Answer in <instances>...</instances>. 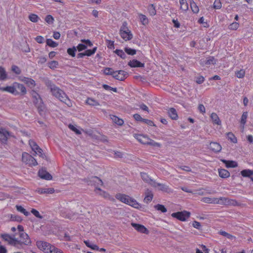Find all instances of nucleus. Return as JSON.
<instances>
[{
    "instance_id": "nucleus-22",
    "label": "nucleus",
    "mask_w": 253,
    "mask_h": 253,
    "mask_svg": "<svg viewBox=\"0 0 253 253\" xmlns=\"http://www.w3.org/2000/svg\"><path fill=\"white\" fill-rule=\"evenodd\" d=\"M169 116L173 120L178 119V115L176 110L174 108H170L168 110L167 112Z\"/></svg>"
},
{
    "instance_id": "nucleus-48",
    "label": "nucleus",
    "mask_w": 253,
    "mask_h": 253,
    "mask_svg": "<svg viewBox=\"0 0 253 253\" xmlns=\"http://www.w3.org/2000/svg\"><path fill=\"white\" fill-rule=\"evenodd\" d=\"M115 52L122 59H125L126 57V53L122 50L116 49Z\"/></svg>"
},
{
    "instance_id": "nucleus-25",
    "label": "nucleus",
    "mask_w": 253,
    "mask_h": 253,
    "mask_svg": "<svg viewBox=\"0 0 253 253\" xmlns=\"http://www.w3.org/2000/svg\"><path fill=\"white\" fill-rule=\"evenodd\" d=\"M221 161L225 164L226 167L229 168H236L238 167V164L234 161H227L224 159H221Z\"/></svg>"
},
{
    "instance_id": "nucleus-19",
    "label": "nucleus",
    "mask_w": 253,
    "mask_h": 253,
    "mask_svg": "<svg viewBox=\"0 0 253 253\" xmlns=\"http://www.w3.org/2000/svg\"><path fill=\"white\" fill-rule=\"evenodd\" d=\"M130 197L125 194H118L116 195V198L122 202L128 204L129 200H130Z\"/></svg>"
},
{
    "instance_id": "nucleus-26",
    "label": "nucleus",
    "mask_w": 253,
    "mask_h": 253,
    "mask_svg": "<svg viewBox=\"0 0 253 253\" xmlns=\"http://www.w3.org/2000/svg\"><path fill=\"white\" fill-rule=\"evenodd\" d=\"M121 37L126 41H129L132 38V35L129 30L120 32Z\"/></svg>"
},
{
    "instance_id": "nucleus-40",
    "label": "nucleus",
    "mask_w": 253,
    "mask_h": 253,
    "mask_svg": "<svg viewBox=\"0 0 253 253\" xmlns=\"http://www.w3.org/2000/svg\"><path fill=\"white\" fill-rule=\"evenodd\" d=\"M58 66V62L56 61L53 60L48 63V66L51 69H55L57 68Z\"/></svg>"
},
{
    "instance_id": "nucleus-3",
    "label": "nucleus",
    "mask_w": 253,
    "mask_h": 253,
    "mask_svg": "<svg viewBox=\"0 0 253 253\" xmlns=\"http://www.w3.org/2000/svg\"><path fill=\"white\" fill-rule=\"evenodd\" d=\"M83 181L88 185H94L95 188L100 185L102 186L103 184L102 180L97 176L87 177L84 179Z\"/></svg>"
},
{
    "instance_id": "nucleus-52",
    "label": "nucleus",
    "mask_w": 253,
    "mask_h": 253,
    "mask_svg": "<svg viewBox=\"0 0 253 253\" xmlns=\"http://www.w3.org/2000/svg\"><path fill=\"white\" fill-rule=\"evenodd\" d=\"M76 48L74 46L72 48H69L67 49V53L72 57L75 56V52L76 51Z\"/></svg>"
},
{
    "instance_id": "nucleus-17",
    "label": "nucleus",
    "mask_w": 253,
    "mask_h": 253,
    "mask_svg": "<svg viewBox=\"0 0 253 253\" xmlns=\"http://www.w3.org/2000/svg\"><path fill=\"white\" fill-rule=\"evenodd\" d=\"M0 90L2 91L8 92L15 95L19 94V92L15 89L14 84L12 86H7L5 87L0 86Z\"/></svg>"
},
{
    "instance_id": "nucleus-29",
    "label": "nucleus",
    "mask_w": 253,
    "mask_h": 253,
    "mask_svg": "<svg viewBox=\"0 0 253 253\" xmlns=\"http://www.w3.org/2000/svg\"><path fill=\"white\" fill-rule=\"evenodd\" d=\"M8 78L7 74L4 68L0 66V81H5Z\"/></svg>"
},
{
    "instance_id": "nucleus-23",
    "label": "nucleus",
    "mask_w": 253,
    "mask_h": 253,
    "mask_svg": "<svg viewBox=\"0 0 253 253\" xmlns=\"http://www.w3.org/2000/svg\"><path fill=\"white\" fill-rule=\"evenodd\" d=\"M8 242L9 244L19 249H21L19 243H24V242H22V241H18V239L15 237H11V238H10Z\"/></svg>"
},
{
    "instance_id": "nucleus-21",
    "label": "nucleus",
    "mask_w": 253,
    "mask_h": 253,
    "mask_svg": "<svg viewBox=\"0 0 253 253\" xmlns=\"http://www.w3.org/2000/svg\"><path fill=\"white\" fill-rule=\"evenodd\" d=\"M210 148L215 153L219 152L221 150V146L217 142H211L210 144Z\"/></svg>"
},
{
    "instance_id": "nucleus-46",
    "label": "nucleus",
    "mask_w": 253,
    "mask_h": 253,
    "mask_svg": "<svg viewBox=\"0 0 253 253\" xmlns=\"http://www.w3.org/2000/svg\"><path fill=\"white\" fill-rule=\"evenodd\" d=\"M46 44L49 46L52 47H55L57 46L58 43L53 41H52L50 39H48L46 40Z\"/></svg>"
},
{
    "instance_id": "nucleus-5",
    "label": "nucleus",
    "mask_w": 253,
    "mask_h": 253,
    "mask_svg": "<svg viewBox=\"0 0 253 253\" xmlns=\"http://www.w3.org/2000/svg\"><path fill=\"white\" fill-rule=\"evenodd\" d=\"M29 143L32 150L34 151L36 154L38 155L40 157L43 159H46V156L44 153H42V150L40 148L36 142H35L34 140H30Z\"/></svg>"
},
{
    "instance_id": "nucleus-4",
    "label": "nucleus",
    "mask_w": 253,
    "mask_h": 253,
    "mask_svg": "<svg viewBox=\"0 0 253 253\" xmlns=\"http://www.w3.org/2000/svg\"><path fill=\"white\" fill-rule=\"evenodd\" d=\"M22 161L23 162L28 164L30 166H36L38 165L36 160L31 155L26 152L22 154Z\"/></svg>"
},
{
    "instance_id": "nucleus-28",
    "label": "nucleus",
    "mask_w": 253,
    "mask_h": 253,
    "mask_svg": "<svg viewBox=\"0 0 253 253\" xmlns=\"http://www.w3.org/2000/svg\"><path fill=\"white\" fill-rule=\"evenodd\" d=\"M219 176L222 178H225L230 176V172L225 169H218Z\"/></svg>"
},
{
    "instance_id": "nucleus-50",
    "label": "nucleus",
    "mask_w": 253,
    "mask_h": 253,
    "mask_svg": "<svg viewBox=\"0 0 253 253\" xmlns=\"http://www.w3.org/2000/svg\"><path fill=\"white\" fill-rule=\"evenodd\" d=\"M97 47H94L92 49H87L84 51L85 56H91L96 51Z\"/></svg>"
},
{
    "instance_id": "nucleus-62",
    "label": "nucleus",
    "mask_w": 253,
    "mask_h": 253,
    "mask_svg": "<svg viewBox=\"0 0 253 253\" xmlns=\"http://www.w3.org/2000/svg\"><path fill=\"white\" fill-rule=\"evenodd\" d=\"M114 71L111 68H106L104 70V73L107 75H112L113 76Z\"/></svg>"
},
{
    "instance_id": "nucleus-6",
    "label": "nucleus",
    "mask_w": 253,
    "mask_h": 253,
    "mask_svg": "<svg viewBox=\"0 0 253 253\" xmlns=\"http://www.w3.org/2000/svg\"><path fill=\"white\" fill-rule=\"evenodd\" d=\"M190 213L187 211H178L171 214L173 217L176 218L180 221H185L190 217Z\"/></svg>"
},
{
    "instance_id": "nucleus-9",
    "label": "nucleus",
    "mask_w": 253,
    "mask_h": 253,
    "mask_svg": "<svg viewBox=\"0 0 253 253\" xmlns=\"http://www.w3.org/2000/svg\"><path fill=\"white\" fill-rule=\"evenodd\" d=\"M128 76V73L123 70L114 71L113 77L116 80L124 81Z\"/></svg>"
},
{
    "instance_id": "nucleus-32",
    "label": "nucleus",
    "mask_w": 253,
    "mask_h": 253,
    "mask_svg": "<svg viewBox=\"0 0 253 253\" xmlns=\"http://www.w3.org/2000/svg\"><path fill=\"white\" fill-rule=\"evenodd\" d=\"M35 105L37 107L40 114L41 116H43L44 114V112H45V107L43 104L42 101L41 103L39 104L38 105Z\"/></svg>"
},
{
    "instance_id": "nucleus-16",
    "label": "nucleus",
    "mask_w": 253,
    "mask_h": 253,
    "mask_svg": "<svg viewBox=\"0 0 253 253\" xmlns=\"http://www.w3.org/2000/svg\"><path fill=\"white\" fill-rule=\"evenodd\" d=\"M134 137L140 143L147 145L149 138L147 136L142 134H134Z\"/></svg>"
},
{
    "instance_id": "nucleus-51",
    "label": "nucleus",
    "mask_w": 253,
    "mask_h": 253,
    "mask_svg": "<svg viewBox=\"0 0 253 253\" xmlns=\"http://www.w3.org/2000/svg\"><path fill=\"white\" fill-rule=\"evenodd\" d=\"M219 233L220 235L226 237L228 239H232L233 238H235V237L233 235L227 233L225 231H219Z\"/></svg>"
},
{
    "instance_id": "nucleus-57",
    "label": "nucleus",
    "mask_w": 253,
    "mask_h": 253,
    "mask_svg": "<svg viewBox=\"0 0 253 253\" xmlns=\"http://www.w3.org/2000/svg\"><path fill=\"white\" fill-rule=\"evenodd\" d=\"M45 21L49 24H52L54 21V18L52 15H47L45 18Z\"/></svg>"
},
{
    "instance_id": "nucleus-44",
    "label": "nucleus",
    "mask_w": 253,
    "mask_h": 253,
    "mask_svg": "<svg viewBox=\"0 0 253 253\" xmlns=\"http://www.w3.org/2000/svg\"><path fill=\"white\" fill-rule=\"evenodd\" d=\"M84 243H85V245L87 247L91 248V249H92L93 250H99V248L97 245H94V244H91L90 243L89 241H84Z\"/></svg>"
},
{
    "instance_id": "nucleus-64",
    "label": "nucleus",
    "mask_w": 253,
    "mask_h": 253,
    "mask_svg": "<svg viewBox=\"0 0 253 253\" xmlns=\"http://www.w3.org/2000/svg\"><path fill=\"white\" fill-rule=\"evenodd\" d=\"M69 127L72 130H73V131L76 132V134H79L81 133V131L79 130H78L77 128H76V127L74 126H73L72 125L70 124L69 125Z\"/></svg>"
},
{
    "instance_id": "nucleus-43",
    "label": "nucleus",
    "mask_w": 253,
    "mask_h": 253,
    "mask_svg": "<svg viewBox=\"0 0 253 253\" xmlns=\"http://www.w3.org/2000/svg\"><path fill=\"white\" fill-rule=\"evenodd\" d=\"M29 20L32 22H37L40 19L39 17L35 14H31L29 16Z\"/></svg>"
},
{
    "instance_id": "nucleus-1",
    "label": "nucleus",
    "mask_w": 253,
    "mask_h": 253,
    "mask_svg": "<svg viewBox=\"0 0 253 253\" xmlns=\"http://www.w3.org/2000/svg\"><path fill=\"white\" fill-rule=\"evenodd\" d=\"M50 91L53 95L55 96L56 98H58L61 101L67 104L66 101H68L69 99L63 90L55 86L54 88H51V90Z\"/></svg>"
},
{
    "instance_id": "nucleus-38",
    "label": "nucleus",
    "mask_w": 253,
    "mask_h": 253,
    "mask_svg": "<svg viewBox=\"0 0 253 253\" xmlns=\"http://www.w3.org/2000/svg\"><path fill=\"white\" fill-rule=\"evenodd\" d=\"M247 117H248V112H244L242 115L241 120V124L242 125L243 129H244V126H245V124L246 123Z\"/></svg>"
},
{
    "instance_id": "nucleus-58",
    "label": "nucleus",
    "mask_w": 253,
    "mask_h": 253,
    "mask_svg": "<svg viewBox=\"0 0 253 253\" xmlns=\"http://www.w3.org/2000/svg\"><path fill=\"white\" fill-rule=\"evenodd\" d=\"M222 6L220 0H215L213 3V7L215 9H219L221 8Z\"/></svg>"
},
{
    "instance_id": "nucleus-15",
    "label": "nucleus",
    "mask_w": 253,
    "mask_h": 253,
    "mask_svg": "<svg viewBox=\"0 0 253 253\" xmlns=\"http://www.w3.org/2000/svg\"><path fill=\"white\" fill-rule=\"evenodd\" d=\"M39 176L43 179L51 180L52 178V175L46 170L42 169H40L38 172Z\"/></svg>"
},
{
    "instance_id": "nucleus-39",
    "label": "nucleus",
    "mask_w": 253,
    "mask_h": 253,
    "mask_svg": "<svg viewBox=\"0 0 253 253\" xmlns=\"http://www.w3.org/2000/svg\"><path fill=\"white\" fill-rule=\"evenodd\" d=\"M228 139L230 140L232 142L236 143L237 142V139L235 136L234 134L232 132H228L227 133Z\"/></svg>"
},
{
    "instance_id": "nucleus-24",
    "label": "nucleus",
    "mask_w": 253,
    "mask_h": 253,
    "mask_svg": "<svg viewBox=\"0 0 253 253\" xmlns=\"http://www.w3.org/2000/svg\"><path fill=\"white\" fill-rule=\"evenodd\" d=\"M32 95L34 98V103L35 105H38L42 103V101L40 95L35 91L33 90L32 91Z\"/></svg>"
},
{
    "instance_id": "nucleus-14",
    "label": "nucleus",
    "mask_w": 253,
    "mask_h": 253,
    "mask_svg": "<svg viewBox=\"0 0 253 253\" xmlns=\"http://www.w3.org/2000/svg\"><path fill=\"white\" fill-rule=\"evenodd\" d=\"M140 175L141 178L145 182L148 183L152 186H155V185L156 184V181L151 179L147 173L145 172H141Z\"/></svg>"
},
{
    "instance_id": "nucleus-47",
    "label": "nucleus",
    "mask_w": 253,
    "mask_h": 253,
    "mask_svg": "<svg viewBox=\"0 0 253 253\" xmlns=\"http://www.w3.org/2000/svg\"><path fill=\"white\" fill-rule=\"evenodd\" d=\"M155 208L158 211H160L162 212H166L167 211V209L165 207L164 205L158 204L154 206Z\"/></svg>"
},
{
    "instance_id": "nucleus-55",
    "label": "nucleus",
    "mask_w": 253,
    "mask_h": 253,
    "mask_svg": "<svg viewBox=\"0 0 253 253\" xmlns=\"http://www.w3.org/2000/svg\"><path fill=\"white\" fill-rule=\"evenodd\" d=\"M45 84L46 86L50 89V91L51 90L52 88H54L56 86L55 84H52L51 81L49 80H45Z\"/></svg>"
},
{
    "instance_id": "nucleus-37",
    "label": "nucleus",
    "mask_w": 253,
    "mask_h": 253,
    "mask_svg": "<svg viewBox=\"0 0 253 253\" xmlns=\"http://www.w3.org/2000/svg\"><path fill=\"white\" fill-rule=\"evenodd\" d=\"M180 4V9L184 11H186L188 9V3L186 0H179Z\"/></svg>"
},
{
    "instance_id": "nucleus-27",
    "label": "nucleus",
    "mask_w": 253,
    "mask_h": 253,
    "mask_svg": "<svg viewBox=\"0 0 253 253\" xmlns=\"http://www.w3.org/2000/svg\"><path fill=\"white\" fill-rule=\"evenodd\" d=\"M128 65L131 67H143L144 66L143 63H141L136 59L130 61Z\"/></svg>"
},
{
    "instance_id": "nucleus-20",
    "label": "nucleus",
    "mask_w": 253,
    "mask_h": 253,
    "mask_svg": "<svg viewBox=\"0 0 253 253\" xmlns=\"http://www.w3.org/2000/svg\"><path fill=\"white\" fill-rule=\"evenodd\" d=\"M14 85L15 90H17V89H18L20 91V92H19V94H20L22 95L26 94L27 90L23 84L17 83H14Z\"/></svg>"
},
{
    "instance_id": "nucleus-10",
    "label": "nucleus",
    "mask_w": 253,
    "mask_h": 253,
    "mask_svg": "<svg viewBox=\"0 0 253 253\" xmlns=\"http://www.w3.org/2000/svg\"><path fill=\"white\" fill-rule=\"evenodd\" d=\"M217 60L213 56H210L206 59H202L200 60V64L202 66H209L211 65H215L216 63Z\"/></svg>"
},
{
    "instance_id": "nucleus-63",
    "label": "nucleus",
    "mask_w": 253,
    "mask_h": 253,
    "mask_svg": "<svg viewBox=\"0 0 253 253\" xmlns=\"http://www.w3.org/2000/svg\"><path fill=\"white\" fill-rule=\"evenodd\" d=\"M31 212H32V213H33V214H34L36 217H38V218H40V219L42 218V215H41V214H40L39 212L37 210H35V209H32V210H31Z\"/></svg>"
},
{
    "instance_id": "nucleus-49",
    "label": "nucleus",
    "mask_w": 253,
    "mask_h": 253,
    "mask_svg": "<svg viewBox=\"0 0 253 253\" xmlns=\"http://www.w3.org/2000/svg\"><path fill=\"white\" fill-rule=\"evenodd\" d=\"M125 51L127 54L131 55H133L136 53V50L135 49H131L129 47H125Z\"/></svg>"
},
{
    "instance_id": "nucleus-13",
    "label": "nucleus",
    "mask_w": 253,
    "mask_h": 253,
    "mask_svg": "<svg viewBox=\"0 0 253 253\" xmlns=\"http://www.w3.org/2000/svg\"><path fill=\"white\" fill-rule=\"evenodd\" d=\"M131 225L136 230L141 233L148 234L149 232V230L143 225L135 223H131Z\"/></svg>"
},
{
    "instance_id": "nucleus-35",
    "label": "nucleus",
    "mask_w": 253,
    "mask_h": 253,
    "mask_svg": "<svg viewBox=\"0 0 253 253\" xmlns=\"http://www.w3.org/2000/svg\"><path fill=\"white\" fill-rule=\"evenodd\" d=\"M86 103L87 104L92 106H100V104L96 100L90 98H87L86 101Z\"/></svg>"
},
{
    "instance_id": "nucleus-41",
    "label": "nucleus",
    "mask_w": 253,
    "mask_h": 253,
    "mask_svg": "<svg viewBox=\"0 0 253 253\" xmlns=\"http://www.w3.org/2000/svg\"><path fill=\"white\" fill-rule=\"evenodd\" d=\"M190 7L194 13H197L199 12V7L193 1L190 2Z\"/></svg>"
},
{
    "instance_id": "nucleus-42",
    "label": "nucleus",
    "mask_w": 253,
    "mask_h": 253,
    "mask_svg": "<svg viewBox=\"0 0 253 253\" xmlns=\"http://www.w3.org/2000/svg\"><path fill=\"white\" fill-rule=\"evenodd\" d=\"M16 210L22 213H23L25 215L28 216L29 214V212L23 208L21 206H16Z\"/></svg>"
},
{
    "instance_id": "nucleus-61",
    "label": "nucleus",
    "mask_w": 253,
    "mask_h": 253,
    "mask_svg": "<svg viewBox=\"0 0 253 253\" xmlns=\"http://www.w3.org/2000/svg\"><path fill=\"white\" fill-rule=\"evenodd\" d=\"M10 219L12 221H16L18 222H21L22 221V218L20 216L14 214L11 215Z\"/></svg>"
},
{
    "instance_id": "nucleus-12",
    "label": "nucleus",
    "mask_w": 253,
    "mask_h": 253,
    "mask_svg": "<svg viewBox=\"0 0 253 253\" xmlns=\"http://www.w3.org/2000/svg\"><path fill=\"white\" fill-rule=\"evenodd\" d=\"M18 79L20 81H21L22 82H24L31 88H33L35 87L36 85L35 81L32 79L31 78L20 76Z\"/></svg>"
},
{
    "instance_id": "nucleus-59",
    "label": "nucleus",
    "mask_w": 253,
    "mask_h": 253,
    "mask_svg": "<svg viewBox=\"0 0 253 253\" xmlns=\"http://www.w3.org/2000/svg\"><path fill=\"white\" fill-rule=\"evenodd\" d=\"M140 19L142 24L146 25L148 23V20L145 15L141 14L140 15Z\"/></svg>"
},
{
    "instance_id": "nucleus-8",
    "label": "nucleus",
    "mask_w": 253,
    "mask_h": 253,
    "mask_svg": "<svg viewBox=\"0 0 253 253\" xmlns=\"http://www.w3.org/2000/svg\"><path fill=\"white\" fill-rule=\"evenodd\" d=\"M13 137L11 134L4 128H0V142L2 143H6L8 138Z\"/></svg>"
},
{
    "instance_id": "nucleus-54",
    "label": "nucleus",
    "mask_w": 253,
    "mask_h": 253,
    "mask_svg": "<svg viewBox=\"0 0 253 253\" xmlns=\"http://www.w3.org/2000/svg\"><path fill=\"white\" fill-rule=\"evenodd\" d=\"M245 72L243 70H240L235 72L236 77L238 78H243L245 76Z\"/></svg>"
},
{
    "instance_id": "nucleus-18",
    "label": "nucleus",
    "mask_w": 253,
    "mask_h": 253,
    "mask_svg": "<svg viewBox=\"0 0 253 253\" xmlns=\"http://www.w3.org/2000/svg\"><path fill=\"white\" fill-rule=\"evenodd\" d=\"M94 192H95L96 194L104 197L105 199H110L111 198V196L109 195L108 193L101 190L99 187H96L94 190Z\"/></svg>"
},
{
    "instance_id": "nucleus-53",
    "label": "nucleus",
    "mask_w": 253,
    "mask_h": 253,
    "mask_svg": "<svg viewBox=\"0 0 253 253\" xmlns=\"http://www.w3.org/2000/svg\"><path fill=\"white\" fill-rule=\"evenodd\" d=\"M147 145H151V146H152L154 147H160L161 146V144H160L158 142H155L153 140H152L150 138H149V139L148 143L147 144Z\"/></svg>"
},
{
    "instance_id": "nucleus-7",
    "label": "nucleus",
    "mask_w": 253,
    "mask_h": 253,
    "mask_svg": "<svg viewBox=\"0 0 253 253\" xmlns=\"http://www.w3.org/2000/svg\"><path fill=\"white\" fill-rule=\"evenodd\" d=\"M219 204L226 206H238V202L235 200L230 199L226 197H220L218 198Z\"/></svg>"
},
{
    "instance_id": "nucleus-60",
    "label": "nucleus",
    "mask_w": 253,
    "mask_h": 253,
    "mask_svg": "<svg viewBox=\"0 0 253 253\" xmlns=\"http://www.w3.org/2000/svg\"><path fill=\"white\" fill-rule=\"evenodd\" d=\"M239 24L237 22H233L229 26V28L231 30H236L239 27Z\"/></svg>"
},
{
    "instance_id": "nucleus-45",
    "label": "nucleus",
    "mask_w": 253,
    "mask_h": 253,
    "mask_svg": "<svg viewBox=\"0 0 253 253\" xmlns=\"http://www.w3.org/2000/svg\"><path fill=\"white\" fill-rule=\"evenodd\" d=\"M156 184L155 185V186H153L154 187H157L158 186H159V187H160V190H161L162 191H165L166 192H167L169 189V187L167 185H165V184L157 183L156 182Z\"/></svg>"
},
{
    "instance_id": "nucleus-36",
    "label": "nucleus",
    "mask_w": 253,
    "mask_h": 253,
    "mask_svg": "<svg viewBox=\"0 0 253 253\" xmlns=\"http://www.w3.org/2000/svg\"><path fill=\"white\" fill-rule=\"evenodd\" d=\"M54 190L52 188L40 189L38 190V192L40 194H44V193L52 194V193H54Z\"/></svg>"
},
{
    "instance_id": "nucleus-56",
    "label": "nucleus",
    "mask_w": 253,
    "mask_h": 253,
    "mask_svg": "<svg viewBox=\"0 0 253 253\" xmlns=\"http://www.w3.org/2000/svg\"><path fill=\"white\" fill-rule=\"evenodd\" d=\"M11 70L17 75H19L21 72L20 69L16 65L12 66Z\"/></svg>"
},
{
    "instance_id": "nucleus-34",
    "label": "nucleus",
    "mask_w": 253,
    "mask_h": 253,
    "mask_svg": "<svg viewBox=\"0 0 253 253\" xmlns=\"http://www.w3.org/2000/svg\"><path fill=\"white\" fill-rule=\"evenodd\" d=\"M241 174L243 177H250L253 174V171L250 169H244L241 171Z\"/></svg>"
},
{
    "instance_id": "nucleus-30",
    "label": "nucleus",
    "mask_w": 253,
    "mask_h": 253,
    "mask_svg": "<svg viewBox=\"0 0 253 253\" xmlns=\"http://www.w3.org/2000/svg\"><path fill=\"white\" fill-rule=\"evenodd\" d=\"M211 118L212 121V122L216 125H220L221 122L217 115L215 113H211Z\"/></svg>"
},
{
    "instance_id": "nucleus-33",
    "label": "nucleus",
    "mask_w": 253,
    "mask_h": 253,
    "mask_svg": "<svg viewBox=\"0 0 253 253\" xmlns=\"http://www.w3.org/2000/svg\"><path fill=\"white\" fill-rule=\"evenodd\" d=\"M111 118L115 123L119 126H122L124 123V121L122 119H120L116 116L113 115L111 117Z\"/></svg>"
},
{
    "instance_id": "nucleus-11",
    "label": "nucleus",
    "mask_w": 253,
    "mask_h": 253,
    "mask_svg": "<svg viewBox=\"0 0 253 253\" xmlns=\"http://www.w3.org/2000/svg\"><path fill=\"white\" fill-rule=\"evenodd\" d=\"M19 237L20 239L18 241H22L24 242V243H19L20 247L21 248L23 245H28L31 243L30 240L29 238V236L25 232L19 233Z\"/></svg>"
},
{
    "instance_id": "nucleus-2",
    "label": "nucleus",
    "mask_w": 253,
    "mask_h": 253,
    "mask_svg": "<svg viewBox=\"0 0 253 253\" xmlns=\"http://www.w3.org/2000/svg\"><path fill=\"white\" fill-rule=\"evenodd\" d=\"M37 246L39 249L45 253H51L52 251L55 250V247L50 244L42 241H37Z\"/></svg>"
},
{
    "instance_id": "nucleus-31",
    "label": "nucleus",
    "mask_w": 253,
    "mask_h": 253,
    "mask_svg": "<svg viewBox=\"0 0 253 253\" xmlns=\"http://www.w3.org/2000/svg\"><path fill=\"white\" fill-rule=\"evenodd\" d=\"M129 203L127 205L135 208V209H139L140 208V206L139 204L134 199L132 198H130V200H129Z\"/></svg>"
}]
</instances>
